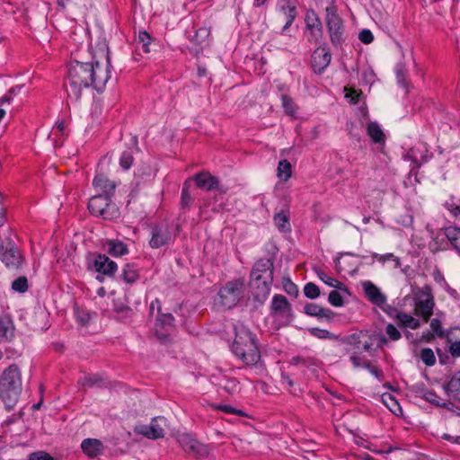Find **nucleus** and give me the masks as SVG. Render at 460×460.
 Here are the masks:
<instances>
[{"label":"nucleus","instance_id":"obj_1","mask_svg":"<svg viewBox=\"0 0 460 460\" xmlns=\"http://www.w3.org/2000/svg\"><path fill=\"white\" fill-rule=\"evenodd\" d=\"M112 68L109 49H105V64H101L95 57L91 61L83 62L71 60L67 71V79L65 88L67 98L77 102L84 89L92 87L98 93L104 92L108 81L111 79Z\"/></svg>","mask_w":460,"mask_h":460},{"label":"nucleus","instance_id":"obj_2","mask_svg":"<svg viewBox=\"0 0 460 460\" xmlns=\"http://www.w3.org/2000/svg\"><path fill=\"white\" fill-rule=\"evenodd\" d=\"M230 348L232 353L247 367H255L261 361L257 335L242 323L234 326V339Z\"/></svg>","mask_w":460,"mask_h":460},{"label":"nucleus","instance_id":"obj_3","mask_svg":"<svg viewBox=\"0 0 460 460\" xmlns=\"http://www.w3.org/2000/svg\"><path fill=\"white\" fill-rule=\"evenodd\" d=\"M274 276V258L257 260L250 272L249 287L254 301L262 305L270 296Z\"/></svg>","mask_w":460,"mask_h":460},{"label":"nucleus","instance_id":"obj_4","mask_svg":"<svg viewBox=\"0 0 460 460\" xmlns=\"http://www.w3.org/2000/svg\"><path fill=\"white\" fill-rule=\"evenodd\" d=\"M22 391V375L16 364H11L0 376V398L7 411L15 406Z\"/></svg>","mask_w":460,"mask_h":460},{"label":"nucleus","instance_id":"obj_5","mask_svg":"<svg viewBox=\"0 0 460 460\" xmlns=\"http://www.w3.org/2000/svg\"><path fill=\"white\" fill-rule=\"evenodd\" d=\"M341 341L349 346L347 352L354 350V353H361L362 351L371 352L376 348L382 347L387 342L385 336L382 333H369L367 331H360L350 335L344 336Z\"/></svg>","mask_w":460,"mask_h":460},{"label":"nucleus","instance_id":"obj_6","mask_svg":"<svg viewBox=\"0 0 460 460\" xmlns=\"http://www.w3.org/2000/svg\"><path fill=\"white\" fill-rule=\"evenodd\" d=\"M431 157V153L429 151L427 145L422 141H418L411 147L407 154H404V164L409 163L410 172L407 175V181L411 185L420 182L418 177L419 168L427 163Z\"/></svg>","mask_w":460,"mask_h":460},{"label":"nucleus","instance_id":"obj_7","mask_svg":"<svg viewBox=\"0 0 460 460\" xmlns=\"http://www.w3.org/2000/svg\"><path fill=\"white\" fill-rule=\"evenodd\" d=\"M411 298L414 306V314L421 317L423 323H427L433 314L435 300L429 286L412 288Z\"/></svg>","mask_w":460,"mask_h":460},{"label":"nucleus","instance_id":"obj_8","mask_svg":"<svg viewBox=\"0 0 460 460\" xmlns=\"http://www.w3.org/2000/svg\"><path fill=\"white\" fill-rule=\"evenodd\" d=\"M112 197L94 195L89 201L87 208L91 215L104 220H113L119 217L118 206L112 201Z\"/></svg>","mask_w":460,"mask_h":460},{"label":"nucleus","instance_id":"obj_9","mask_svg":"<svg viewBox=\"0 0 460 460\" xmlns=\"http://www.w3.org/2000/svg\"><path fill=\"white\" fill-rule=\"evenodd\" d=\"M244 286L243 278L227 281L218 291L220 304L227 309L234 307L243 297Z\"/></svg>","mask_w":460,"mask_h":460},{"label":"nucleus","instance_id":"obj_10","mask_svg":"<svg viewBox=\"0 0 460 460\" xmlns=\"http://www.w3.org/2000/svg\"><path fill=\"white\" fill-rule=\"evenodd\" d=\"M326 27L330 35V40L335 48H341L345 41L344 25L342 19L339 16L337 7L329 5L325 8Z\"/></svg>","mask_w":460,"mask_h":460},{"label":"nucleus","instance_id":"obj_11","mask_svg":"<svg viewBox=\"0 0 460 460\" xmlns=\"http://www.w3.org/2000/svg\"><path fill=\"white\" fill-rule=\"evenodd\" d=\"M86 269L111 278L118 270V265L105 254L89 252L86 256Z\"/></svg>","mask_w":460,"mask_h":460},{"label":"nucleus","instance_id":"obj_12","mask_svg":"<svg viewBox=\"0 0 460 460\" xmlns=\"http://www.w3.org/2000/svg\"><path fill=\"white\" fill-rule=\"evenodd\" d=\"M270 315L281 319L284 325H288L293 321V310L285 296L277 294L272 297Z\"/></svg>","mask_w":460,"mask_h":460},{"label":"nucleus","instance_id":"obj_13","mask_svg":"<svg viewBox=\"0 0 460 460\" xmlns=\"http://www.w3.org/2000/svg\"><path fill=\"white\" fill-rule=\"evenodd\" d=\"M177 441L185 453L193 457L203 458L209 455L208 447L199 442L190 434L182 433L178 435Z\"/></svg>","mask_w":460,"mask_h":460},{"label":"nucleus","instance_id":"obj_14","mask_svg":"<svg viewBox=\"0 0 460 460\" xmlns=\"http://www.w3.org/2000/svg\"><path fill=\"white\" fill-rule=\"evenodd\" d=\"M409 210L411 212V214L404 216V228H407V231L404 230V235L408 236L409 233L411 234V243L416 245L418 248L424 246L423 238L420 235V231L416 230L411 226L413 223L414 217H419L420 215V202L414 203L412 207L409 208Z\"/></svg>","mask_w":460,"mask_h":460},{"label":"nucleus","instance_id":"obj_15","mask_svg":"<svg viewBox=\"0 0 460 460\" xmlns=\"http://www.w3.org/2000/svg\"><path fill=\"white\" fill-rule=\"evenodd\" d=\"M172 240V229L167 224L155 225L151 228L149 245L158 249L169 244Z\"/></svg>","mask_w":460,"mask_h":460},{"label":"nucleus","instance_id":"obj_16","mask_svg":"<svg viewBox=\"0 0 460 460\" xmlns=\"http://www.w3.org/2000/svg\"><path fill=\"white\" fill-rule=\"evenodd\" d=\"M192 180L196 182L199 189L205 190L207 191L217 190L219 193L223 194L226 192V189L220 186L219 179L212 175L208 171H202L196 173Z\"/></svg>","mask_w":460,"mask_h":460},{"label":"nucleus","instance_id":"obj_17","mask_svg":"<svg viewBox=\"0 0 460 460\" xmlns=\"http://www.w3.org/2000/svg\"><path fill=\"white\" fill-rule=\"evenodd\" d=\"M430 330L431 331H426V332H423L421 336L416 340L413 339V335L410 332H404V337L411 341V342H414V341H424V342H429L431 341L436 336L437 337H439V338H444L446 337L447 338V333L443 327H442V323L440 322L439 319L438 318H434L430 321Z\"/></svg>","mask_w":460,"mask_h":460},{"label":"nucleus","instance_id":"obj_18","mask_svg":"<svg viewBox=\"0 0 460 460\" xmlns=\"http://www.w3.org/2000/svg\"><path fill=\"white\" fill-rule=\"evenodd\" d=\"M331 52L324 47H318L312 54L311 66L315 74H322L331 62Z\"/></svg>","mask_w":460,"mask_h":460},{"label":"nucleus","instance_id":"obj_19","mask_svg":"<svg viewBox=\"0 0 460 460\" xmlns=\"http://www.w3.org/2000/svg\"><path fill=\"white\" fill-rule=\"evenodd\" d=\"M362 288L366 297L374 305L382 307L385 305L386 297L380 289L371 281L367 280L362 283Z\"/></svg>","mask_w":460,"mask_h":460},{"label":"nucleus","instance_id":"obj_20","mask_svg":"<svg viewBox=\"0 0 460 460\" xmlns=\"http://www.w3.org/2000/svg\"><path fill=\"white\" fill-rule=\"evenodd\" d=\"M83 452L90 458H95L104 450L102 442L97 438H85L81 444Z\"/></svg>","mask_w":460,"mask_h":460},{"label":"nucleus","instance_id":"obj_21","mask_svg":"<svg viewBox=\"0 0 460 460\" xmlns=\"http://www.w3.org/2000/svg\"><path fill=\"white\" fill-rule=\"evenodd\" d=\"M304 313L309 316L317 317L319 319L325 318L331 321L335 316V313L329 309L320 306L314 303H308L304 307Z\"/></svg>","mask_w":460,"mask_h":460},{"label":"nucleus","instance_id":"obj_22","mask_svg":"<svg viewBox=\"0 0 460 460\" xmlns=\"http://www.w3.org/2000/svg\"><path fill=\"white\" fill-rule=\"evenodd\" d=\"M14 337V325L10 314L0 315V341H11Z\"/></svg>","mask_w":460,"mask_h":460},{"label":"nucleus","instance_id":"obj_23","mask_svg":"<svg viewBox=\"0 0 460 460\" xmlns=\"http://www.w3.org/2000/svg\"><path fill=\"white\" fill-rule=\"evenodd\" d=\"M93 184L95 189L102 192L100 195H107L109 197H112L114 195L116 184L104 175H96L93 181Z\"/></svg>","mask_w":460,"mask_h":460},{"label":"nucleus","instance_id":"obj_24","mask_svg":"<svg viewBox=\"0 0 460 460\" xmlns=\"http://www.w3.org/2000/svg\"><path fill=\"white\" fill-rule=\"evenodd\" d=\"M105 251L113 257H121L128 253L126 243L119 239H108L103 244Z\"/></svg>","mask_w":460,"mask_h":460},{"label":"nucleus","instance_id":"obj_25","mask_svg":"<svg viewBox=\"0 0 460 460\" xmlns=\"http://www.w3.org/2000/svg\"><path fill=\"white\" fill-rule=\"evenodd\" d=\"M280 11L287 17V22L281 30L283 34L293 24L297 16L296 0L288 1V3L280 6Z\"/></svg>","mask_w":460,"mask_h":460},{"label":"nucleus","instance_id":"obj_26","mask_svg":"<svg viewBox=\"0 0 460 460\" xmlns=\"http://www.w3.org/2000/svg\"><path fill=\"white\" fill-rule=\"evenodd\" d=\"M447 341L450 354L460 357V328H452L447 333Z\"/></svg>","mask_w":460,"mask_h":460},{"label":"nucleus","instance_id":"obj_27","mask_svg":"<svg viewBox=\"0 0 460 460\" xmlns=\"http://www.w3.org/2000/svg\"><path fill=\"white\" fill-rule=\"evenodd\" d=\"M275 226L281 233H290L291 226L289 223V211L288 209H282L276 213L273 217Z\"/></svg>","mask_w":460,"mask_h":460},{"label":"nucleus","instance_id":"obj_28","mask_svg":"<svg viewBox=\"0 0 460 460\" xmlns=\"http://www.w3.org/2000/svg\"><path fill=\"white\" fill-rule=\"evenodd\" d=\"M78 385L83 387H98L106 386L105 379L99 374L85 375L78 379Z\"/></svg>","mask_w":460,"mask_h":460},{"label":"nucleus","instance_id":"obj_29","mask_svg":"<svg viewBox=\"0 0 460 460\" xmlns=\"http://www.w3.org/2000/svg\"><path fill=\"white\" fill-rule=\"evenodd\" d=\"M371 261L367 262V265H373L376 260L381 264L385 265L387 262H393V268L397 269L401 266V259L393 253L378 254L376 252H371Z\"/></svg>","mask_w":460,"mask_h":460},{"label":"nucleus","instance_id":"obj_30","mask_svg":"<svg viewBox=\"0 0 460 460\" xmlns=\"http://www.w3.org/2000/svg\"><path fill=\"white\" fill-rule=\"evenodd\" d=\"M120 279L127 284H133L139 279V271L136 264L127 263L122 269Z\"/></svg>","mask_w":460,"mask_h":460},{"label":"nucleus","instance_id":"obj_31","mask_svg":"<svg viewBox=\"0 0 460 460\" xmlns=\"http://www.w3.org/2000/svg\"><path fill=\"white\" fill-rule=\"evenodd\" d=\"M367 134L376 144H384L385 137L380 126L376 121H370L367 126Z\"/></svg>","mask_w":460,"mask_h":460},{"label":"nucleus","instance_id":"obj_32","mask_svg":"<svg viewBox=\"0 0 460 460\" xmlns=\"http://www.w3.org/2000/svg\"><path fill=\"white\" fill-rule=\"evenodd\" d=\"M382 402L396 416L402 415V408L399 401L391 394L385 393L381 396Z\"/></svg>","mask_w":460,"mask_h":460},{"label":"nucleus","instance_id":"obj_33","mask_svg":"<svg viewBox=\"0 0 460 460\" xmlns=\"http://www.w3.org/2000/svg\"><path fill=\"white\" fill-rule=\"evenodd\" d=\"M292 174V165L287 159L280 160L277 168V176L280 181H287Z\"/></svg>","mask_w":460,"mask_h":460},{"label":"nucleus","instance_id":"obj_34","mask_svg":"<svg viewBox=\"0 0 460 460\" xmlns=\"http://www.w3.org/2000/svg\"><path fill=\"white\" fill-rule=\"evenodd\" d=\"M445 235L452 246L460 253V228L456 226L446 227Z\"/></svg>","mask_w":460,"mask_h":460},{"label":"nucleus","instance_id":"obj_35","mask_svg":"<svg viewBox=\"0 0 460 460\" xmlns=\"http://www.w3.org/2000/svg\"><path fill=\"white\" fill-rule=\"evenodd\" d=\"M290 364L294 366L302 365L305 367L309 368L311 367H318L320 365V361L314 357L298 355L291 358Z\"/></svg>","mask_w":460,"mask_h":460},{"label":"nucleus","instance_id":"obj_36","mask_svg":"<svg viewBox=\"0 0 460 460\" xmlns=\"http://www.w3.org/2000/svg\"><path fill=\"white\" fill-rule=\"evenodd\" d=\"M190 179H188L184 181L181 189V208L182 209L189 208L190 205L193 203L194 199L191 197L190 193Z\"/></svg>","mask_w":460,"mask_h":460},{"label":"nucleus","instance_id":"obj_37","mask_svg":"<svg viewBox=\"0 0 460 460\" xmlns=\"http://www.w3.org/2000/svg\"><path fill=\"white\" fill-rule=\"evenodd\" d=\"M116 314L115 318L117 320L126 322L134 315V310L126 305H116L114 308Z\"/></svg>","mask_w":460,"mask_h":460},{"label":"nucleus","instance_id":"obj_38","mask_svg":"<svg viewBox=\"0 0 460 460\" xmlns=\"http://www.w3.org/2000/svg\"><path fill=\"white\" fill-rule=\"evenodd\" d=\"M305 22L306 29L323 26L321 19L314 9H309L306 11L305 15Z\"/></svg>","mask_w":460,"mask_h":460},{"label":"nucleus","instance_id":"obj_39","mask_svg":"<svg viewBox=\"0 0 460 460\" xmlns=\"http://www.w3.org/2000/svg\"><path fill=\"white\" fill-rule=\"evenodd\" d=\"M390 317L396 319V323L400 328H402V311L390 305H385L381 307Z\"/></svg>","mask_w":460,"mask_h":460},{"label":"nucleus","instance_id":"obj_40","mask_svg":"<svg viewBox=\"0 0 460 460\" xmlns=\"http://www.w3.org/2000/svg\"><path fill=\"white\" fill-rule=\"evenodd\" d=\"M444 208L453 217L460 216V201L454 197H450L444 203Z\"/></svg>","mask_w":460,"mask_h":460},{"label":"nucleus","instance_id":"obj_41","mask_svg":"<svg viewBox=\"0 0 460 460\" xmlns=\"http://www.w3.org/2000/svg\"><path fill=\"white\" fill-rule=\"evenodd\" d=\"M149 426V439H157L164 437V429L157 423V418L152 419Z\"/></svg>","mask_w":460,"mask_h":460},{"label":"nucleus","instance_id":"obj_42","mask_svg":"<svg viewBox=\"0 0 460 460\" xmlns=\"http://www.w3.org/2000/svg\"><path fill=\"white\" fill-rule=\"evenodd\" d=\"M134 162V156H133V149L128 148L127 150L123 151L120 157H119V165L124 170H128Z\"/></svg>","mask_w":460,"mask_h":460},{"label":"nucleus","instance_id":"obj_43","mask_svg":"<svg viewBox=\"0 0 460 460\" xmlns=\"http://www.w3.org/2000/svg\"><path fill=\"white\" fill-rule=\"evenodd\" d=\"M309 332L312 336L321 340H336L338 336L330 332L327 330L320 329L318 327L310 328Z\"/></svg>","mask_w":460,"mask_h":460},{"label":"nucleus","instance_id":"obj_44","mask_svg":"<svg viewBox=\"0 0 460 460\" xmlns=\"http://www.w3.org/2000/svg\"><path fill=\"white\" fill-rule=\"evenodd\" d=\"M420 358L421 361L428 367H432L436 363V357L433 350L429 348L421 349Z\"/></svg>","mask_w":460,"mask_h":460},{"label":"nucleus","instance_id":"obj_45","mask_svg":"<svg viewBox=\"0 0 460 460\" xmlns=\"http://www.w3.org/2000/svg\"><path fill=\"white\" fill-rule=\"evenodd\" d=\"M12 288L13 290L19 292V293H24L29 288L28 279L25 276H20L16 279H14L12 283Z\"/></svg>","mask_w":460,"mask_h":460},{"label":"nucleus","instance_id":"obj_46","mask_svg":"<svg viewBox=\"0 0 460 460\" xmlns=\"http://www.w3.org/2000/svg\"><path fill=\"white\" fill-rule=\"evenodd\" d=\"M309 32L307 34V40L312 43H318L320 40L323 38V27H314L311 29H306Z\"/></svg>","mask_w":460,"mask_h":460},{"label":"nucleus","instance_id":"obj_47","mask_svg":"<svg viewBox=\"0 0 460 460\" xmlns=\"http://www.w3.org/2000/svg\"><path fill=\"white\" fill-rule=\"evenodd\" d=\"M151 40L152 37L146 31L143 30L138 31L137 41L142 43V49L145 53H148L150 51L149 45Z\"/></svg>","mask_w":460,"mask_h":460},{"label":"nucleus","instance_id":"obj_48","mask_svg":"<svg viewBox=\"0 0 460 460\" xmlns=\"http://www.w3.org/2000/svg\"><path fill=\"white\" fill-rule=\"evenodd\" d=\"M212 407L214 409L221 411H223L225 413L234 414V415L241 416V417L246 416V414H245V412L243 411L235 409V408L232 407L231 405H227V404H213Z\"/></svg>","mask_w":460,"mask_h":460},{"label":"nucleus","instance_id":"obj_49","mask_svg":"<svg viewBox=\"0 0 460 460\" xmlns=\"http://www.w3.org/2000/svg\"><path fill=\"white\" fill-rule=\"evenodd\" d=\"M304 294L307 298L315 299L320 296V288L313 282H308L304 287Z\"/></svg>","mask_w":460,"mask_h":460},{"label":"nucleus","instance_id":"obj_50","mask_svg":"<svg viewBox=\"0 0 460 460\" xmlns=\"http://www.w3.org/2000/svg\"><path fill=\"white\" fill-rule=\"evenodd\" d=\"M174 317L172 314H159V317L157 318V324H160L163 328L168 331V328H172L173 326Z\"/></svg>","mask_w":460,"mask_h":460},{"label":"nucleus","instance_id":"obj_51","mask_svg":"<svg viewBox=\"0 0 460 460\" xmlns=\"http://www.w3.org/2000/svg\"><path fill=\"white\" fill-rule=\"evenodd\" d=\"M209 33L210 32H209L208 29H207L205 27H201L195 31V34L192 37L191 40L196 45H201L206 40V39L209 36Z\"/></svg>","mask_w":460,"mask_h":460},{"label":"nucleus","instance_id":"obj_52","mask_svg":"<svg viewBox=\"0 0 460 460\" xmlns=\"http://www.w3.org/2000/svg\"><path fill=\"white\" fill-rule=\"evenodd\" d=\"M421 323H424L421 317L415 318L404 313V328L417 329Z\"/></svg>","mask_w":460,"mask_h":460},{"label":"nucleus","instance_id":"obj_53","mask_svg":"<svg viewBox=\"0 0 460 460\" xmlns=\"http://www.w3.org/2000/svg\"><path fill=\"white\" fill-rule=\"evenodd\" d=\"M281 101L285 112L288 115L294 116V114L296 113V108L292 98H290L288 95L284 94L281 96Z\"/></svg>","mask_w":460,"mask_h":460},{"label":"nucleus","instance_id":"obj_54","mask_svg":"<svg viewBox=\"0 0 460 460\" xmlns=\"http://www.w3.org/2000/svg\"><path fill=\"white\" fill-rule=\"evenodd\" d=\"M282 283L283 288L288 295L294 297L298 296V288L290 279H284Z\"/></svg>","mask_w":460,"mask_h":460},{"label":"nucleus","instance_id":"obj_55","mask_svg":"<svg viewBox=\"0 0 460 460\" xmlns=\"http://www.w3.org/2000/svg\"><path fill=\"white\" fill-rule=\"evenodd\" d=\"M328 301L332 305L336 307L342 306L344 304L342 296L337 290H332L329 293Z\"/></svg>","mask_w":460,"mask_h":460},{"label":"nucleus","instance_id":"obj_56","mask_svg":"<svg viewBox=\"0 0 460 460\" xmlns=\"http://www.w3.org/2000/svg\"><path fill=\"white\" fill-rule=\"evenodd\" d=\"M363 367L367 368L374 376L379 380L384 377L383 371L377 367L374 366L370 360H364Z\"/></svg>","mask_w":460,"mask_h":460},{"label":"nucleus","instance_id":"obj_57","mask_svg":"<svg viewBox=\"0 0 460 460\" xmlns=\"http://www.w3.org/2000/svg\"><path fill=\"white\" fill-rule=\"evenodd\" d=\"M75 315L76 321L83 326L86 325L91 320L90 314L84 310L77 309L75 311Z\"/></svg>","mask_w":460,"mask_h":460},{"label":"nucleus","instance_id":"obj_58","mask_svg":"<svg viewBox=\"0 0 460 460\" xmlns=\"http://www.w3.org/2000/svg\"><path fill=\"white\" fill-rule=\"evenodd\" d=\"M29 460H54V457L45 451H38L30 454Z\"/></svg>","mask_w":460,"mask_h":460},{"label":"nucleus","instance_id":"obj_59","mask_svg":"<svg viewBox=\"0 0 460 460\" xmlns=\"http://www.w3.org/2000/svg\"><path fill=\"white\" fill-rule=\"evenodd\" d=\"M385 332L389 336L390 340H392V341H397L401 338V332L392 323L387 324V326L385 328Z\"/></svg>","mask_w":460,"mask_h":460},{"label":"nucleus","instance_id":"obj_60","mask_svg":"<svg viewBox=\"0 0 460 460\" xmlns=\"http://www.w3.org/2000/svg\"><path fill=\"white\" fill-rule=\"evenodd\" d=\"M358 39L364 44H370L374 40V35L370 30L363 29L358 34Z\"/></svg>","mask_w":460,"mask_h":460},{"label":"nucleus","instance_id":"obj_61","mask_svg":"<svg viewBox=\"0 0 460 460\" xmlns=\"http://www.w3.org/2000/svg\"><path fill=\"white\" fill-rule=\"evenodd\" d=\"M4 197L0 192V227H2L7 220L6 207L4 204Z\"/></svg>","mask_w":460,"mask_h":460},{"label":"nucleus","instance_id":"obj_62","mask_svg":"<svg viewBox=\"0 0 460 460\" xmlns=\"http://www.w3.org/2000/svg\"><path fill=\"white\" fill-rule=\"evenodd\" d=\"M448 385L452 390H460V370L451 378Z\"/></svg>","mask_w":460,"mask_h":460},{"label":"nucleus","instance_id":"obj_63","mask_svg":"<svg viewBox=\"0 0 460 460\" xmlns=\"http://www.w3.org/2000/svg\"><path fill=\"white\" fill-rule=\"evenodd\" d=\"M442 287L444 290L453 298L458 299V293L456 289L452 288L448 283L442 278Z\"/></svg>","mask_w":460,"mask_h":460},{"label":"nucleus","instance_id":"obj_64","mask_svg":"<svg viewBox=\"0 0 460 460\" xmlns=\"http://www.w3.org/2000/svg\"><path fill=\"white\" fill-rule=\"evenodd\" d=\"M317 275L319 277V279L323 281L326 285H328L329 287H332V285H334V280L335 279L328 276L325 272H323V270H319L317 272Z\"/></svg>","mask_w":460,"mask_h":460}]
</instances>
